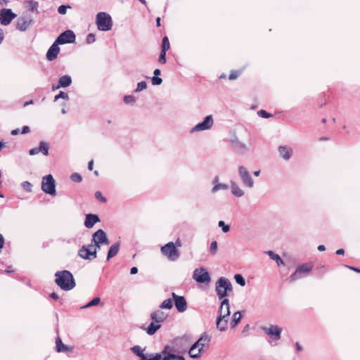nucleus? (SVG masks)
<instances>
[{"mask_svg":"<svg viewBox=\"0 0 360 360\" xmlns=\"http://www.w3.org/2000/svg\"><path fill=\"white\" fill-rule=\"evenodd\" d=\"M228 188V186L224 184H217L212 189V193H216L219 190H226Z\"/></svg>","mask_w":360,"mask_h":360,"instance_id":"e433bc0d","label":"nucleus"},{"mask_svg":"<svg viewBox=\"0 0 360 360\" xmlns=\"http://www.w3.org/2000/svg\"><path fill=\"white\" fill-rule=\"evenodd\" d=\"M21 186L23 188L24 190H25L27 192L32 191V184L29 181H23L21 184Z\"/></svg>","mask_w":360,"mask_h":360,"instance_id":"37998d69","label":"nucleus"},{"mask_svg":"<svg viewBox=\"0 0 360 360\" xmlns=\"http://www.w3.org/2000/svg\"><path fill=\"white\" fill-rule=\"evenodd\" d=\"M167 317V314L161 310H157L151 313L150 319L152 321L161 324Z\"/></svg>","mask_w":360,"mask_h":360,"instance_id":"6ab92c4d","label":"nucleus"},{"mask_svg":"<svg viewBox=\"0 0 360 360\" xmlns=\"http://www.w3.org/2000/svg\"><path fill=\"white\" fill-rule=\"evenodd\" d=\"M214 123L212 115H210L205 117L204 120L196 124L192 129L191 132L200 131L210 129Z\"/></svg>","mask_w":360,"mask_h":360,"instance_id":"2eb2a0df","label":"nucleus"},{"mask_svg":"<svg viewBox=\"0 0 360 360\" xmlns=\"http://www.w3.org/2000/svg\"><path fill=\"white\" fill-rule=\"evenodd\" d=\"M56 283L63 290H70L75 286L72 274L66 270L58 271L55 274Z\"/></svg>","mask_w":360,"mask_h":360,"instance_id":"7ed1b4c3","label":"nucleus"},{"mask_svg":"<svg viewBox=\"0 0 360 360\" xmlns=\"http://www.w3.org/2000/svg\"><path fill=\"white\" fill-rule=\"evenodd\" d=\"M193 278L198 283L208 285L211 281L209 272L204 267L197 268L194 270Z\"/></svg>","mask_w":360,"mask_h":360,"instance_id":"6e6552de","label":"nucleus"},{"mask_svg":"<svg viewBox=\"0 0 360 360\" xmlns=\"http://www.w3.org/2000/svg\"><path fill=\"white\" fill-rule=\"evenodd\" d=\"M95 35L94 34H89L86 37V42L87 44H92L95 41Z\"/></svg>","mask_w":360,"mask_h":360,"instance_id":"603ef678","label":"nucleus"},{"mask_svg":"<svg viewBox=\"0 0 360 360\" xmlns=\"http://www.w3.org/2000/svg\"><path fill=\"white\" fill-rule=\"evenodd\" d=\"M267 254H268V255L270 257V258L271 259L276 261V262L277 263V264L278 266H283L284 265L283 261L281 259V258L280 257V256L274 253L272 251H268Z\"/></svg>","mask_w":360,"mask_h":360,"instance_id":"c756f323","label":"nucleus"},{"mask_svg":"<svg viewBox=\"0 0 360 360\" xmlns=\"http://www.w3.org/2000/svg\"><path fill=\"white\" fill-rule=\"evenodd\" d=\"M39 152H41L44 155H48L49 146L44 141H41L39 146Z\"/></svg>","mask_w":360,"mask_h":360,"instance_id":"2f4dec72","label":"nucleus"},{"mask_svg":"<svg viewBox=\"0 0 360 360\" xmlns=\"http://www.w3.org/2000/svg\"><path fill=\"white\" fill-rule=\"evenodd\" d=\"M219 227L221 228L224 233H227L230 230V226L224 223V221H219L218 223Z\"/></svg>","mask_w":360,"mask_h":360,"instance_id":"a19ab883","label":"nucleus"},{"mask_svg":"<svg viewBox=\"0 0 360 360\" xmlns=\"http://www.w3.org/2000/svg\"><path fill=\"white\" fill-rule=\"evenodd\" d=\"M153 74H154V76H158V75H160V70L159 69H155L154 70Z\"/></svg>","mask_w":360,"mask_h":360,"instance_id":"338daca9","label":"nucleus"},{"mask_svg":"<svg viewBox=\"0 0 360 360\" xmlns=\"http://www.w3.org/2000/svg\"><path fill=\"white\" fill-rule=\"evenodd\" d=\"M326 248L323 245H320L318 246V250L319 251H323L325 250Z\"/></svg>","mask_w":360,"mask_h":360,"instance_id":"774afa93","label":"nucleus"},{"mask_svg":"<svg viewBox=\"0 0 360 360\" xmlns=\"http://www.w3.org/2000/svg\"><path fill=\"white\" fill-rule=\"evenodd\" d=\"M30 131V128L27 126H25L22 129V134H26Z\"/></svg>","mask_w":360,"mask_h":360,"instance_id":"052dcab7","label":"nucleus"},{"mask_svg":"<svg viewBox=\"0 0 360 360\" xmlns=\"http://www.w3.org/2000/svg\"><path fill=\"white\" fill-rule=\"evenodd\" d=\"M58 45L59 44L55 41L54 43L50 46L46 55L48 60L51 61L57 58V56L60 51Z\"/></svg>","mask_w":360,"mask_h":360,"instance_id":"f3484780","label":"nucleus"},{"mask_svg":"<svg viewBox=\"0 0 360 360\" xmlns=\"http://www.w3.org/2000/svg\"><path fill=\"white\" fill-rule=\"evenodd\" d=\"M162 79L158 76H153V77L152 78V84L153 85H160L162 84Z\"/></svg>","mask_w":360,"mask_h":360,"instance_id":"8fccbe9b","label":"nucleus"},{"mask_svg":"<svg viewBox=\"0 0 360 360\" xmlns=\"http://www.w3.org/2000/svg\"><path fill=\"white\" fill-rule=\"evenodd\" d=\"M231 190L232 194L238 198L242 197L245 194L244 191L233 181H231Z\"/></svg>","mask_w":360,"mask_h":360,"instance_id":"5701e85b","label":"nucleus"},{"mask_svg":"<svg viewBox=\"0 0 360 360\" xmlns=\"http://www.w3.org/2000/svg\"><path fill=\"white\" fill-rule=\"evenodd\" d=\"M238 175L245 186L248 188H252L254 186V181L245 167H238Z\"/></svg>","mask_w":360,"mask_h":360,"instance_id":"ddd939ff","label":"nucleus"},{"mask_svg":"<svg viewBox=\"0 0 360 360\" xmlns=\"http://www.w3.org/2000/svg\"><path fill=\"white\" fill-rule=\"evenodd\" d=\"M147 87V84L146 82H139L137 84V86H136V92H139V91H143L144 89H146Z\"/></svg>","mask_w":360,"mask_h":360,"instance_id":"c03bdc74","label":"nucleus"},{"mask_svg":"<svg viewBox=\"0 0 360 360\" xmlns=\"http://www.w3.org/2000/svg\"><path fill=\"white\" fill-rule=\"evenodd\" d=\"M159 62L162 64H165L166 63V52L161 51V53L159 56Z\"/></svg>","mask_w":360,"mask_h":360,"instance_id":"3c124183","label":"nucleus"},{"mask_svg":"<svg viewBox=\"0 0 360 360\" xmlns=\"http://www.w3.org/2000/svg\"><path fill=\"white\" fill-rule=\"evenodd\" d=\"M215 285L217 295L220 300L226 299L225 297L232 291L231 282L224 277L219 278Z\"/></svg>","mask_w":360,"mask_h":360,"instance_id":"20e7f679","label":"nucleus"},{"mask_svg":"<svg viewBox=\"0 0 360 360\" xmlns=\"http://www.w3.org/2000/svg\"><path fill=\"white\" fill-rule=\"evenodd\" d=\"M344 252H345V251H344V250H343V249H339V250H338L336 251V254H337V255H344Z\"/></svg>","mask_w":360,"mask_h":360,"instance_id":"69168bd1","label":"nucleus"},{"mask_svg":"<svg viewBox=\"0 0 360 360\" xmlns=\"http://www.w3.org/2000/svg\"><path fill=\"white\" fill-rule=\"evenodd\" d=\"M56 349L58 352H66L72 350L70 348L63 343L61 339L59 337L56 339Z\"/></svg>","mask_w":360,"mask_h":360,"instance_id":"a878e982","label":"nucleus"},{"mask_svg":"<svg viewBox=\"0 0 360 360\" xmlns=\"http://www.w3.org/2000/svg\"><path fill=\"white\" fill-rule=\"evenodd\" d=\"M70 179L74 182H80L82 179V176L78 173H73L70 176Z\"/></svg>","mask_w":360,"mask_h":360,"instance_id":"a18cd8bd","label":"nucleus"},{"mask_svg":"<svg viewBox=\"0 0 360 360\" xmlns=\"http://www.w3.org/2000/svg\"><path fill=\"white\" fill-rule=\"evenodd\" d=\"M161 252L172 261H175L179 257V251L173 242H169L162 246Z\"/></svg>","mask_w":360,"mask_h":360,"instance_id":"1a4fd4ad","label":"nucleus"},{"mask_svg":"<svg viewBox=\"0 0 360 360\" xmlns=\"http://www.w3.org/2000/svg\"><path fill=\"white\" fill-rule=\"evenodd\" d=\"M39 153V148H32V149H30V151H29V154H30V155H36V154H37V153Z\"/></svg>","mask_w":360,"mask_h":360,"instance_id":"4d7b16f0","label":"nucleus"},{"mask_svg":"<svg viewBox=\"0 0 360 360\" xmlns=\"http://www.w3.org/2000/svg\"><path fill=\"white\" fill-rule=\"evenodd\" d=\"M231 143L232 147L240 153H244L248 149V146H247V144L243 143L237 138L231 140Z\"/></svg>","mask_w":360,"mask_h":360,"instance_id":"aec40b11","label":"nucleus"},{"mask_svg":"<svg viewBox=\"0 0 360 360\" xmlns=\"http://www.w3.org/2000/svg\"><path fill=\"white\" fill-rule=\"evenodd\" d=\"M210 251L212 255H215L217 252V241L214 240L211 243L210 245Z\"/></svg>","mask_w":360,"mask_h":360,"instance_id":"09e8293b","label":"nucleus"},{"mask_svg":"<svg viewBox=\"0 0 360 360\" xmlns=\"http://www.w3.org/2000/svg\"><path fill=\"white\" fill-rule=\"evenodd\" d=\"M234 279L236 282L241 286H244L245 285V281L242 275L236 274L234 276Z\"/></svg>","mask_w":360,"mask_h":360,"instance_id":"58836bf2","label":"nucleus"},{"mask_svg":"<svg viewBox=\"0 0 360 360\" xmlns=\"http://www.w3.org/2000/svg\"><path fill=\"white\" fill-rule=\"evenodd\" d=\"M70 8V6H69L61 5L58 7V11L60 14L65 15L67 12V9Z\"/></svg>","mask_w":360,"mask_h":360,"instance_id":"de8ad7c7","label":"nucleus"},{"mask_svg":"<svg viewBox=\"0 0 360 360\" xmlns=\"http://www.w3.org/2000/svg\"><path fill=\"white\" fill-rule=\"evenodd\" d=\"M210 341L211 337L207 333H203L190 348L188 351L190 357L193 359L200 357L202 352L209 347Z\"/></svg>","mask_w":360,"mask_h":360,"instance_id":"f03ea898","label":"nucleus"},{"mask_svg":"<svg viewBox=\"0 0 360 360\" xmlns=\"http://www.w3.org/2000/svg\"><path fill=\"white\" fill-rule=\"evenodd\" d=\"M240 319H241V314H240V311H236V312L233 313L232 315V317H231V323H230L231 327L232 328H235L237 326L239 321H240Z\"/></svg>","mask_w":360,"mask_h":360,"instance_id":"cd10ccee","label":"nucleus"},{"mask_svg":"<svg viewBox=\"0 0 360 360\" xmlns=\"http://www.w3.org/2000/svg\"><path fill=\"white\" fill-rule=\"evenodd\" d=\"M59 98H63L65 100H68L69 96H68V94H66L63 91H60L58 95H56L55 96L54 101H58Z\"/></svg>","mask_w":360,"mask_h":360,"instance_id":"79ce46f5","label":"nucleus"},{"mask_svg":"<svg viewBox=\"0 0 360 360\" xmlns=\"http://www.w3.org/2000/svg\"><path fill=\"white\" fill-rule=\"evenodd\" d=\"M238 77V72H236V71H233V72H231V74L229 75V79H230V80H233V79H236Z\"/></svg>","mask_w":360,"mask_h":360,"instance_id":"6e6d98bb","label":"nucleus"},{"mask_svg":"<svg viewBox=\"0 0 360 360\" xmlns=\"http://www.w3.org/2000/svg\"><path fill=\"white\" fill-rule=\"evenodd\" d=\"M312 268L313 266L311 264H306L299 266L295 272L290 276L291 281H295L304 275L308 274L311 271Z\"/></svg>","mask_w":360,"mask_h":360,"instance_id":"4468645a","label":"nucleus"},{"mask_svg":"<svg viewBox=\"0 0 360 360\" xmlns=\"http://www.w3.org/2000/svg\"><path fill=\"white\" fill-rule=\"evenodd\" d=\"M120 250V243H116L110 246L108 252L107 259L109 260L110 258L115 257Z\"/></svg>","mask_w":360,"mask_h":360,"instance_id":"bb28decb","label":"nucleus"},{"mask_svg":"<svg viewBox=\"0 0 360 360\" xmlns=\"http://www.w3.org/2000/svg\"><path fill=\"white\" fill-rule=\"evenodd\" d=\"M96 24L99 30L106 32L112 29V20L108 13L99 12L96 16Z\"/></svg>","mask_w":360,"mask_h":360,"instance_id":"39448f33","label":"nucleus"},{"mask_svg":"<svg viewBox=\"0 0 360 360\" xmlns=\"http://www.w3.org/2000/svg\"><path fill=\"white\" fill-rule=\"evenodd\" d=\"M162 355L160 354H144L141 360H160Z\"/></svg>","mask_w":360,"mask_h":360,"instance_id":"7c9ffc66","label":"nucleus"},{"mask_svg":"<svg viewBox=\"0 0 360 360\" xmlns=\"http://www.w3.org/2000/svg\"><path fill=\"white\" fill-rule=\"evenodd\" d=\"M100 221L99 217L96 214H89L86 216L84 225L86 228L90 229Z\"/></svg>","mask_w":360,"mask_h":360,"instance_id":"4be33fe9","label":"nucleus"},{"mask_svg":"<svg viewBox=\"0 0 360 360\" xmlns=\"http://www.w3.org/2000/svg\"><path fill=\"white\" fill-rule=\"evenodd\" d=\"M136 99L133 96H126L124 98V101L127 104H133L135 102Z\"/></svg>","mask_w":360,"mask_h":360,"instance_id":"49530a36","label":"nucleus"},{"mask_svg":"<svg viewBox=\"0 0 360 360\" xmlns=\"http://www.w3.org/2000/svg\"><path fill=\"white\" fill-rule=\"evenodd\" d=\"M72 83V79L69 75H64L58 80V85L57 88H65L69 86Z\"/></svg>","mask_w":360,"mask_h":360,"instance_id":"393cba45","label":"nucleus"},{"mask_svg":"<svg viewBox=\"0 0 360 360\" xmlns=\"http://www.w3.org/2000/svg\"><path fill=\"white\" fill-rule=\"evenodd\" d=\"M170 44L169 39L167 37H165L162 39V51L167 52V51L169 49Z\"/></svg>","mask_w":360,"mask_h":360,"instance_id":"4c0bfd02","label":"nucleus"},{"mask_svg":"<svg viewBox=\"0 0 360 360\" xmlns=\"http://www.w3.org/2000/svg\"><path fill=\"white\" fill-rule=\"evenodd\" d=\"M162 360H184V358L179 355L167 354L163 356Z\"/></svg>","mask_w":360,"mask_h":360,"instance_id":"c9c22d12","label":"nucleus"},{"mask_svg":"<svg viewBox=\"0 0 360 360\" xmlns=\"http://www.w3.org/2000/svg\"><path fill=\"white\" fill-rule=\"evenodd\" d=\"M27 4L31 11H37L38 8V2L35 1H27Z\"/></svg>","mask_w":360,"mask_h":360,"instance_id":"ea45409f","label":"nucleus"},{"mask_svg":"<svg viewBox=\"0 0 360 360\" xmlns=\"http://www.w3.org/2000/svg\"><path fill=\"white\" fill-rule=\"evenodd\" d=\"M173 300L172 299H167L165 300H164L161 305H160V308L161 309H171L173 307Z\"/></svg>","mask_w":360,"mask_h":360,"instance_id":"473e14b6","label":"nucleus"},{"mask_svg":"<svg viewBox=\"0 0 360 360\" xmlns=\"http://www.w3.org/2000/svg\"><path fill=\"white\" fill-rule=\"evenodd\" d=\"M98 249L93 244L83 246L79 251V256L85 259H94L96 257Z\"/></svg>","mask_w":360,"mask_h":360,"instance_id":"9d476101","label":"nucleus"},{"mask_svg":"<svg viewBox=\"0 0 360 360\" xmlns=\"http://www.w3.org/2000/svg\"><path fill=\"white\" fill-rule=\"evenodd\" d=\"M258 115L260 117H264V118H268L271 116L269 113H268L266 111H265L264 110H261L258 111Z\"/></svg>","mask_w":360,"mask_h":360,"instance_id":"864d4df0","label":"nucleus"},{"mask_svg":"<svg viewBox=\"0 0 360 360\" xmlns=\"http://www.w3.org/2000/svg\"><path fill=\"white\" fill-rule=\"evenodd\" d=\"M4 238L3 236L0 233V250L4 247Z\"/></svg>","mask_w":360,"mask_h":360,"instance_id":"13d9d810","label":"nucleus"},{"mask_svg":"<svg viewBox=\"0 0 360 360\" xmlns=\"http://www.w3.org/2000/svg\"><path fill=\"white\" fill-rule=\"evenodd\" d=\"M95 197L97 200H98L101 202H105L106 199L103 196L102 193L99 191H97L95 193Z\"/></svg>","mask_w":360,"mask_h":360,"instance_id":"5fc2aeb1","label":"nucleus"},{"mask_svg":"<svg viewBox=\"0 0 360 360\" xmlns=\"http://www.w3.org/2000/svg\"><path fill=\"white\" fill-rule=\"evenodd\" d=\"M138 272V269L136 267H132L130 270L131 274H136Z\"/></svg>","mask_w":360,"mask_h":360,"instance_id":"680f3d73","label":"nucleus"},{"mask_svg":"<svg viewBox=\"0 0 360 360\" xmlns=\"http://www.w3.org/2000/svg\"><path fill=\"white\" fill-rule=\"evenodd\" d=\"M278 153L281 157L284 160H289L292 155V150L291 148L285 146H280L278 148Z\"/></svg>","mask_w":360,"mask_h":360,"instance_id":"b1692460","label":"nucleus"},{"mask_svg":"<svg viewBox=\"0 0 360 360\" xmlns=\"http://www.w3.org/2000/svg\"><path fill=\"white\" fill-rule=\"evenodd\" d=\"M174 304L179 312H184L187 309V302L183 296L177 297L176 300L174 302Z\"/></svg>","mask_w":360,"mask_h":360,"instance_id":"412c9836","label":"nucleus"},{"mask_svg":"<svg viewBox=\"0 0 360 360\" xmlns=\"http://www.w3.org/2000/svg\"><path fill=\"white\" fill-rule=\"evenodd\" d=\"M295 348H296L297 352H301L302 350V347L298 342L295 343Z\"/></svg>","mask_w":360,"mask_h":360,"instance_id":"bf43d9fd","label":"nucleus"},{"mask_svg":"<svg viewBox=\"0 0 360 360\" xmlns=\"http://www.w3.org/2000/svg\"><path fill=\"white\" fill-rule=\"evenodd\" d=\"M264 333L270 337L271 341H278L281 338L282 328L276 325H270L269 327L263 328Z\"/></svg>","mask_w":360,"mask_h":360,"instance_id":"9b49d317","label":"nucleus"},{"mask_svg":"<svg viewBox=\"0 0 360 360\" xmlns=\"http://www.w3.org/2000/svg\"><path fill=\"white\" fill-rule=\"evenodd\" d=\"M91 244L95 245L98 250H99L102 245H108L109 244V240L105 231L102 229L96 231L92 236Z\"/></svg>","mask_w":360,"mask_h":360,"instance_id":"0eeeda50","label":"nucleus"},{"mask_svg":"<svg viewBox=\"0 0 360 360\" xmlns=\"http://www.w3.org/2000/svg\"><path fill=\"white\" fill-rule=\"evenodd\" d=\"M41 189L47 194L56 195V182L51 174L46 175L42 178Z\"/></svg>","mask_w":360,"mask_h":360,"instance_id":"423d86ee","label":"nucleus"},{"mask_svg":"<svg viewBox=\"0 0 360 360\" xmlns=\"http://www.w3.org/2000/svg\"><path fill=\"white\" fill-rule=\"evenodd\" d=\"M50 296H51L53 299H54V300H58V298H59V297H58V295L56 293H55V292H52V293L51 294V295H50Z\"/></svg>","mask_w":360,"mask_h":360,"instance_id":"e2e57ef3","label":"nucleus"},{"mask_svg":"<svg viewBox=\"0 0 360 360\" xmlns=\"http://www.w3.org/2000/svg\"><path fill=\"white\" fill-rule=\"evenodd\" d=\"M100 302H101L100 297H96L94 298L91 301L88 302L86 305L82 307L81 308L85 309V308L91 307L93 306H96L100 303Z\"/></svg>","mask_w":360,"mask_h":360,"instance_id":"f704fd0d","label":"nucleus"},{"mask_svg":"<svg viewBox=\"0 0 360 360\" xmlns=\"http://www.w3.org/2000/svg\"><path fill=\"white\" fill-rule=\"evenodd\" d=\"M161 324L152 321L147 328V333L150 335H153L160 328Z\"/></svg>","mask_w":360,"mask_h":360,"instance_id":"c85d7f7f","label":"nucleus"},{"mask_svg":"<svg viewBox=\"0 0 360 360\" xmlns=\"http://www.w3.org/2000/svg\"><path fill=\"white\" fill-rule=\"evenodd\" d=\"M217 318L216 321L217 328L224 332L228 328V321L230 316V304L228 299H223L220 303V306L217 312Z\"/></svg>","mask_w":360,"mask_h":360,"instance_id":"f257e3e1","label":"nucleus"},{"mask_svg":"<svg viewBox=\"0 0 360 360\" xmlns=\"http://www.w3.org/2000/svg\"><path fill=\"white\" fill-rule=\"evenodd\" d=\"M31 22L30 17L19 18L16 23V28L20 31H25L30 27Z\"/></svg>","mask_w":360,"mask_h":360,"instance_id":"a211bd4d","label":"nucleus"},{"mask_svg":"<svg viewBox=\"0 0 360 360\" xmlns=\"http://www.w3.org/2000/svg\"><path fill=\"white\" fill-rule=\"evenodd\" d=\"M131 351L140 359L142 358V356L145 354L143 353V349L139 345H136L133 347H131Z\"/></svg>","mask_w":360,"mask_h":360,"instance_id":"72a5a7b5","label":"nucleus"},{"mask_svg":"<svg viewBox=\"0 0 360 360\" xmlns=\"http://www.w3.org/2000/svg\"><path fill=\"white\" fill-rule=\"evenodd\" d=\"M56 41L59 44L73 43L75 41V34L72 30H66L61 33Z\"/></svg>","mask_w":360,"mask_h":360,"instance_id":"dca6fc26","label":"nucleus"},{"mask_svg":"<svg viewBox=\"0 0 360 360\" xmlns=\"http://www.w3.org/2000/svg\"><path fill=\"white\" fill-rule=\"evenodd\" d=\"M17 15L10 8H2L0 10V24L1 25H8Z\"/></svg>","mask_w":360,"mask_h":360,"instance_id":"f8f14e48","label":"nucleus"},{"mask_svg":"<svg viewBox=\"0 0 360 360\" xmlns=\"http://www.w3.org/2000/svg\"><path fill=\"white\" fill-rule=\"evenodd\" d=\"M93 165H94V161L93 160H91L89 164H88V169L89 170H92L93 169Z\"/></svg>","mask_w":360,"mask_h":360,"instance_id":"0e129e2a","label":"nucleus"}]
</instances>
